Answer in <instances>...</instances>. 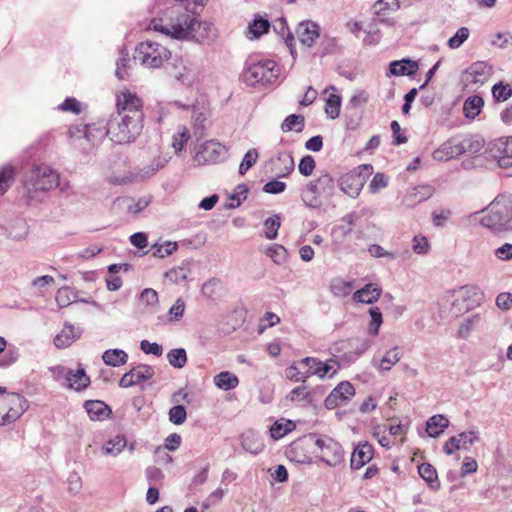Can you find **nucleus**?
<instances>
[{
  "label": "nucleus",
  "instance_id": "obj_1",
  "mask_svg": "<svg viewBox=\"0 0 512 512\" xmlns=\"http://www.w3.org/2000/svg\"><path fill=\"white\" fill-rule=\"evenodd\" d=\"M142 100L129 91L117 95V111L106 123V134L116 144L133 142L142 132L144 114Z\"/></svg>",
  "mask_w": 512,
  "mask_h": 512
},
{
  "label": "nucleus",
  "instance_id": "obj_2",
  "mask_svg": "<svg viewBox=\"0 0 512 512\" xmlns=\"http://www.w3.org/2000/svg\"><path fill=\"white\" fill-rule=\"evenodd\" d=\"M195 15L198 12L194 8L174 7L165 18L152 19L149 28L176 40H190Z\"/></svg>",
  "mask_w": 512,
  "mask_h": 512
},
{
  "label": "nucleus",
  "instance_id": "obj_3",
  "mask_svg": "<svg viewBox=\"0 0 512 512\" xmlns=\"http://www.w3.org/2000/svg\"><path fill=\"white\" fill-rule=\"evenodd\" d=\"M480 223L496 234L512 230V196L498 195L486 209Z\"/></svg>",
  "mask_w": 512,
  "mask_h": 512
},
{
  "label": "nucleus",
  "instance_id": "obj_4",
  "mask_svg": "<svg viewBox=\"0 0 512 512\" xmlns=\"http://www.w3.org/2000/svg\"><path fill=\"white\" fill-rule=\"evenodd\" d=\"M335 192V180L328 172H322L315 180L309 181L301 190V200L305 206L319 209L321 197L331 198Z\"/></svg>",
  "mask_w": 512,
  "mask_h": 512
},
{
  "label": "nucleus",
  "instance_id": "obj_5",
  "mask_svg": "<svg viewBox=\"0 0 512 512\" xmlns=\"http://www.w3.org/2000/svg\"><path fill=\"white\" fill-rule=\"evenodd\" d=\"M59 185V175L50 166L41 164L34 165L27 173L24 180V187L29 199L33 198L34 192H46Z\"/></svg>",
  "mask_w": 512,
  "mask_h": 512
},
{
  "label": "nucleus",
  "instance_id": "obj_6",
  "mask_svg": "<svg viewBox=\"0 0 512 512\" xmlns=\"http://www.w3.org/2000/svg\"><path fill=\"white\" fill-rule=\"evenodd\" d=\"M279 76V68L273 60H249L242 73L243 81L249 86L267 85L275 82Z\"/></svg>",
  "mask_w": 512,
  "mask_h": 512
},
{
  "label": "nucleus",
  "instance_id": "obj_7",
  "mask_svg": "<svg viewBox=\"0 0 512 512\" xmlns=\"http://www.w3.org/2000/svg\"><path fill=\"white\" fill-rule=\"evenodd\" d=\"M136 54V58L149 68H159L171 57V52L166 47L153 41L141 42L136 48Z\"/></svg>",
  "mask_w": 512,
  "mask_h": 512
},
{
  "label": "nucleus",
  "instance_id": "obj_8",
  "mask_svg": "<svg viewBox=\"0 0 512 512\" xmlns=\"http://www.w3.org/2000/svg\"><path fill=\"white\" fill-rule=\"evenodd\" d=\"M487 152L497 161L499 167H512V136L490 142Z\"/></svg>",
  "mask_w": 512,
  "mask_h": 512
},
{
  "label": "nucleus",
  "instance_id": "obj_9",
  "mask_svg": "<svg viewBox=\"0 0 512 512\" xmlns=\"http://www.w3.org/2000/svg\"><path fill=\"white\" fill-rule=\"evenodd\" d=\"M492 75V67L484 61L472 63L463 73L462 81L466 86H482Z\"/></svg>",
  "mask_w": 512,
  "mask_h": 512
},
{
  "label": "nucleus",
  "instance_id": "obj_10",
  "mask_svg": "<svg viewBox=\"0 0 512 512\" xmlns=\"http://www.w3.org/2000/svg\"><path fill=\"white\" fill-rule=\"evenodd\" d=\"M354 395V386L348 381H342L326 397L324 405L327 409L331 410L338 406L346 405Z\"/></svg>",
  "mask_w": 512,
  "mask_h": 512
},
{
  "label": "nucleus",
  "instance_id": "obj_11",
  "mask_svg": "<svg viewBox=\"0 0 512 512\" xmlns=\"http://www.w3.org/2000/svg\"><path fill=\"white\" fill-rule=\"evenodd\" d=\"M227 149L224 145L216 141H207L196 155L199 163L215 164L225 160Z\"/></svg>",
  "mask_w": 512,
  "mask_h": 512
},
{
  "label": "nucleus",
  "instance_id": "obj_12",
  "mask_svg": "<svg viewBox=\"0 0 512 512\" xmlns=\"http://www.w3.org/2000/svg\"><path fill=\"white\" fill-rule=\"evenodd\" d=\"M368 101L367 94L360 90L357 91L349 100L345 107L346 116L349 118L348 128L355 129L358 127L363 114V106Z\"/></svg>",
  "mask_w": 512,
  "mask_h": 512
},
{
  "label": "nucleus",
  "instance_id": "obj_13",
  "mask_svg": "<svg viewBox=\"0 0 512 512\" xmlns=\"http://www.w3.org/2000/svg\"><path fill=\"white\" fill-rule=\"evenodd\" d=\"M365 184V177L358 170L345 173L338 180V186L342 192L352 198H356Z\"/></svg>",
  "mask_w": 512,
  "mask_h": 512
},
{
  "label": "nucleus",
  "instance_id": "obj_14",
  "mask_svg": "<svg viewBox=\"0 0 512 512\" xmlns=\"http://www.w3.org/2000/svg\"><path fill=\"white\" fill-rule=\"evenodd\" d=\"M155 374L154 368L150 365L140 364L125 373L119 380V386L123 388L132 387L141 382L150 380Z\"/></svg>",
  "mask_w": 512,
  "mask_h": 512
},
{
  "label": "nucleus",
  "instance_id": "obj_15",
  "mask_svg": "<svg viewBox=\"0 0 512 512\" xmlns=\"http://www.w3.org/2000/svg\"><path fill=\"white\" fill-rule=\"evenodd\" d=\"M195 15V25H193L194 31L191 33L190 40H194L201 44H209L216 40L217 29L212 22L199 21Z\"/></svg>",
  "mask_w": 512,
  "mask_h": 512
},
{
  "label": "nucleus",
  "instance_id": "obj_16",
  "mask_svg": "<svg viewBox=\"0 0 512 512\" xmlns=\"http://www.w3.org/2000/svg\"><path fill=\"white\" fill-rule=\"evenodd\" d=\"M462 155L460 135L453 136L437 148L432 156L436 161H448Z\"/></svg>",
  "mask_w": 512,
  "mask_h": 512
},
{
  "label": "nucleus",
  "instance_id": "obj_17",
  "mask_svg": "<svg viewBox=\"0 0 512 512\" xmlns=\"http://www.w3.org/2000/svg\"><path fill=\"white\" fill-rule=\"evenodd\" d=\"M56 369L58 370L59 375L65 376L70 389L82 391L90 384V379L86 375L85 369L82 367L78 368L75 373L72 370L61 366H58Z\"/></svg>",
  "mask_w": 512,
  "mask_h": 512
},
{
  "label": "nucleus",
  "instance_id": "obj_18",
  "mask_svg": "<svg viewBox=\"0 0 512 512\" xmlns=\"http://www.w3.org/2000/svg\"><path fill=\"white\" fill-rule=\"evenodd\" d=\"M374 455L373 446L367 442H360L354 449L350 459V467L352 470H358L365 464L369 463Z\"/></svg>",
  "mask_w": 512,
  "mask_h": 512
},
{
  "label": "nucleus",
  "instance_id": "obj_19",
  "mask_svg": "<svg viewBox=\"0 0 512 512\" xmlns=\"http://www.w3.org/2000/svg\"><path fill=\"white\" fill-rule=\"evenodd\" d=\"M320 459L329 466H337L344 461V451L339 442L328 438L327 446L320 454Z\"/></svg>",
  "mask_w": 512,
  "mask_h": 512
},
{
  "label": "nucleus",
  "instance_id": "obj_20",
  "mask_svg": "<svg viewBox=\"0 0 512 512\" xmlns=\"http://www.w3.org/2000/svg\"><path fill=\"white\" fill-rule=\"evenodd\" d=\"M297 36L301 44L312 47L319 38V25L313 21H303L298 25Z\"/></svg>",
  "mask_w": 512,
  "mask_h": 512
},
{
  "label": "nucleus",
  "instance_id": "obj_21",
  "mask_svg": "<svg viewBox=\"0 0 512 512\" xmlns=\"http://www.w3.org/2000/svg\"><path fill=\"white\" fill-rule=\"evenodd\" d=\"M82 329L80 327L73 326L69 323H65L63 329L54 338V345L57 348H67L75 340L80 338Z\"/></svg>",
  "mask_w": 512,
  "mask_h": 512
},
{
  "label": "nucleus",
  "instance_id": "obj_22",
  "mask_svg": "<svg viewBox=\"0 0 512 512\" xmlns=\"http://www.w3.org/2000/svg\"><path fill=\"white\" fill-rule=\"evenodd\" d=\"M8 403L11 405V407L3 417V420L7 422L15 421L28 408L27 400L22 395L17 393H12L9 395Z\"/></svg>",
  "mask_w": 512,
  "mask_h": 512
},
{
  "label": "nucleus",
  "instance_id": "obj_23",
  "mask_svg": "<svg viewBox=\"0 0 512 512\" xmlns=\"http://www.w3.org/2000/svg\"><path fill=\"white\" fill-rule=\"evenodd\" d=\"M84 408L91 420L102 421L112 413L111 408L101 400H87Z\"/></svg>",
  "mask_w": 512,
  "mask_h": 512
},
{
  "label": "nucleus",
  "instance_id": "obj_24",
  "mask_svg": "<svg viewBox=\"0 0 512 512\" xmlns=\"http://www.w3.org/2000/svg\"><path fill=\"white\" fill-rule=\"evenodd\" d=\"M419 65L417 61L405 58L402 60H395L389 64L390 73L394 76H409L415 75Z\"/></svg>",
  "mask_w": 512,
  "mask_h": 512
},
{
  "label": "nucleus",
  "instance_id": "obj_25",
  "mask_svg": "<svg viewBox=\"0 0 512 512\" xmlns=\"http://www.w3.org/2000/svg\"><path fill=\"white\" fill-rule=\"evenodd\" d=\"M302 363H304V364L312 363L313 365H318L316 370H314L313 372L310 371V374H315L319 378H324L327 375H329V377L332 378L333 375L336 374V372H337V370L335 369V365L337 364V361L334 359H329V360L323 362L314 357H305L302 359Z\"/></svg>",
  "mask_w": 512,
  "mask_h": 512
},
{
  "label": "nucleus",
  "instance_id": "obj_26",
  "mask_svg": "<svg viewBox=\"0 0 512 512\" xmlns=\"http://www.w3.org/2000/svg\"><path fill=\"white\" fill-rule=\"evenodd\" d=\"M242 448L254 455L263 451L265 445L258 433L253 430H248L241 435Z\"/></svg>",
  "mask_w": 512,
  "mask_h": 512
},
{
  "label": "nucleus",
  "instance_id": "obj_27",
  "mask_svg": "<svg viewBox=\"0 0 512 512\" xmlns=\"http://www.w3.org/2000/svg\"><path fill=\"white\" fill-rule=\"evenodd\" d=\"M460 298L468 302L467 308L479 306L484 300L483 291L476 285H464L458 290Z\"/></svg>",
  "mask_w": 512,
  "mask_h": 512
},
{
  "label": "nucleus",
  "instance_id": "obj_28",
  "mask_svg": "<svg viewBox=\"0 0 512 512\" xmlns=\"http://www.w3.org/2000/svg\"><path fill=\"white\" fill-rule=\"evenodd\" d=\"M462 154L476 155L484 148L485 141L479 135H460Z\"/></svg>",
  "mask_w": 512,
  "mask_h": 512
},
{
  "label": "nucleus",
  "instance_id": "obj_29",
  "mask_svg": "<svg viewBox=\"0 0 512 512\" xmlns=\"http://www.w3.org/2000/svg\"><path fill=\"white\" fill-rule=\"evenodd\" d=\"M381 294V289L376 284H366L363 288L357 290L353 299L357 302L372 304L378 300Z\"/></svg>",
  "mask_w": 512,
  "mask_h": 512
},
{
  "label": "nucleus",
  "instance_id": "obj_30",
  "mask_svg": "<svg viewBox=\"0 0 512 512\" xmlns=\"http://www.w3.org/2000/svg\"><path fill=\"white\" fill-rule=\"evenodd\" d=\"M449 426V420L442 414L430 417L426 422V432L430 437H439Z\"/></svg>",
  "mask_w": 512,
  "mask_h": 512
},
{
  "label": "nucleus",
  "instance_id": "obj_31",
  "mask_svg": "<svg viewBox=\"0 0 512 512\" xmlns=\"http://www.w3.org/2000/svg\"><path fill=\"white\" fill-rule=\"evenodd\" d=\"M418 473L420 477L427 483L433 490L440 489V481L436 469L429 463H422L418 466Z\"/></svg>",
  "mask_w": 512,
  "mask_h": 512
},
{
  "label": "nucleus",
  "instance_id": "obj_32",
  "mask_svg": "<svg viewBox=\"0 0 512 512\" xmlns=\"http://www.w3.org/2000/svg\"><path fill=\"white\" fill-rule=\"evenodd\" d=\"M484 100L479 95L469 96L463 104V113L468 119H475L482 111Z\"/></svg>",
  "mask_w": 512,
  "mask_h": 512
},
{
  "label": "nucleus",
  "instance_id": "obj_33",
  "mask_svg": "<svg viewBox=\"0 0 512 512\" xmlns=\"http://www.w3.org/2000/svg\"><path fill=\"white\" fill-rule=\"evenodd\" d=\"M102 359L106 365L118 367L127 363L128 354L122 349H108L103 353Z\"/></svg>",
  "mask_w": 512,
  "mask_h": 512
},
{
  "label": "nucleus",
  "instance_id": "obj_34",
  "mask_svg": "<svg viewBox=\"0 0 512 512\" xmlns=\"http://www.w3.org/2000/svg\"><path fill=\"white\" fill-rule=\"evenodd\" d=\"M214 383L219 389L229 391L238 386L239 379L235 374L223 371L214 377Z\"/></svg>",
  "mask_w": 512,
  "mask_h": 512
},
{
  "label": "nucleus",
  "instance_id": "obj_35",
  "mask_svg": "<svg viewBox=\"0 0 512 512\" xmlns=\"http://www.w3.org/2000/svg\"><path fill=\"white\" fill-rule=\"evenodd\" d=\"M127 445V440L123 435H117L105 442L102 447L104 455L117 456Z\"/></svg>",
  "mask_w": 512,
  "mask_h": 512
},
{
  "label": "nucleus",
  "instance_id": "obj_36",
  "mask_svg": "<svg viewBox=\"0 0 512 512\" xmlns=\"http://www.w3.org/2000/svg\"><path fill=\"white\" fill-rule=\"evenodd\" d=\"M273 28L277 34L284 38L285 44L289 47L291 54H293L294 36L288 29L286 19L283 17L277 19L273 25Z\"/></svg>",
  "mask_w": 512,
  "mask_h": 512
},
{
  "label": "nucleus",
  "instance_id": "obj_37",
  "mask_svg": "<svg viewBox=\"0 0 512 512\" xmlns=\"http://www.w3.org/2000/svg\"><path fill=\"white\" fill-rule=\"evenodd\" d=\"M269 28V20L260 15L255 16L253 21L248 26L249 33L252 35L251 38H259L263 34L267 33Z\"/></svg>",
  "mask_w": 512,
  "mask_h": 512
},
{
  "label": "nucleus",
  "instance_id": "obj_38",
  "mask_svg": "<svg viewBox=\"0 0 512 512\" xmlns=\"http://www.w3.org/2000/svg\"><path fill=\"white\" fill-rule=\"evenodd\" d=\"M304 121V116L291 114L282 122L281 130L283 132H289L294 129L296 132H301L304 128Z\"/></svg>",
  "mask_w": 512,
  "mask_h": 512
},
{
  "label": "nucleus",
  "instance_id": "obj_39",
  "mask_svg": "<svg viewBox=\"0 0 512 512\" xmlns=\"http://www.w3.org/2000/svg\"><path fill=\"white\" fill-rule=\"evenodd\" d=\"M303 364L301 359L287 367L285 369L286 378L293 382H305L307 376L304 374V371H302V368H304Z\"/></svg>",
  "mask_w": 512,
  "mask_h": 512
},
{
  "label": "nucleus",
  "instance_id": "obj_40",
  "mask_svg": "<svg viewBox=\"0 0 512 512\" xmlns=\"http://www.w3.org/2000/svg\"><path fill=\"white\" fill-rule=\"evenodd\" d=\"M167 360L171 366L177 369L183 368L187 363V354L184 348L172 349L167 353Z\"/></svg>",
  "mask_w": 512,
  "mask_h": 512
},
{
  "label": "nucleus",
  "instance_id": "obj_41",
  "mask_svg": "<svg viewBox=\"0 0 512 512\" xmlns=\"http://www.w3.org/2000/svg\"><path fill=\"white\" fill-rule=\"evenodd\" d=\"M15 170L11 165L0 169V196L3 195L14 182Z\"/></svg>",
  "mask_w": 512,
  "mask_h": 512
},
{
  "label": "nucleus",
  "instance_id": "obj_42",
  "mask_svg": "<svg viewBox=\"0 0 512 512\" xmlns=\"http://www.w3.org/2000/svg\"><path fill=\"white\" fill-rule=\"evenodd\" d=\"M55 300L60 308H64L77 301V294L69 287L64 286L58 289Z\"/></svg>",
  "mask_w": 512,
  "mask_h": 512
},
{
  "label": "nucleus",
  "instance_id": "obj_43",
  "mask_svg": "<svg viewBox=\"0 0 512 512\" xmlns=\"http://www.w3.org/2000/svg\"><path fill=\"white\" fill-rule=\"evenodd\" d=\"M331 292L337 297H346L354 289L351 282L344 281L341 278L332 280L330 285Z\"/></svg>",
  "mask_w": 512,
  "mask_h": 512
},
{
  "label": "nucleus",
  "instance_id": "obj_44",
  "mask_svg": "<svg viewBox=\"0 0 512 512\" xmlns=\"http://www.w3.org/2000/svg\"><path fill=\"white\" fill-rule=\"evenodd\" d=\"M84 137L89 141L94 143L96 140L102 139L106 134V125L101 127L97 124H87L84 126Z\"/></svg>",
  "mask_w": 512,
  "mask_h": 512
},
{
  "label": "nucleus",
  "instance_id": "obj_45",
  "mask_svg": "<svg viewBox=\"0 0 512 512\" xmlns=\"http://www.w3.org/2000/svg\"><path fill=\"white\" fill-rule=\"evenodd\" d=\"M266 255L278 265L283 264L287 259V250L280 244H272L266 249Z\"/></svg>",
  "mask_w": 512,
  "mask_h": 512
},
{
  "label": "nucleus",
  "instance_id": "obj_46",
  "mask_svg": "<svg viewBox=\"0 0 512 512\" xmlns=\"http://www.w3.org/2000/svg\"><path fill=\"white\" fill-rule=\"evenodd\" d=\"M400 8L398 0H377L374 5V14L384 16L387 11H396Z\"/></svg>",
  "mask_w": 512,
  "mask_h": 512
},
{
  "label": "nucleus",
  "instance_id": "obj_47",
  "mask_svg": "<svg viewBox=\"0 0 512 512\" xmlns=\"http://www.w3.org/2000/svg\"><path fill=\"white\" fill-rule=\"evenodd\" d=\"M341 97L337 94H330L326 99L325 112L331 119H336L340 114Z\"/></svg>",
  "mask_w": 512,
  "mask_h": 512
},
{
  "label": "nucleus",
  "instance_id": "obj_48",
  "mask_svg": "<svg viewBox=\"0 0 512 512\" xmlns=\"http://www.w3.org/2000/svg\"><path fill=\"white\" fill-rule=\"evenodd\" d=\"M190 269L187 265H182L177 268H173L165 273V277L176 284H180L187 280Z\"/></svg>",
  "mask_w": 512,
  "mask_h": 512
},
{
  "label": "nucleus",
  "instance_id": "obj_49",
  "mask_svg": "<svg viewBox=\"0 0 512 512\" xmlns=\"http://www.w3.org/2000/svg\"><path fill=\"white\" fill-rule=\"evenodd\" d=\"M294 427V423L290 420H287L285 423L276 421L270 428L271 437L276 440L280 439L293 430Z\"/></svg>",
  "mask_w": 512,
  "mask_h": 512
},
{
  "label": "nucleus",
  "instance_id": "obj_50",
  "mask_svg": "<svg viewBox=\"0 0 512 512\" xmlns=\"http://www.w3.org/2000/svg\"><path fill=\"white\" fill-rule=\"evenodd\" d=\"M280 225L281 222L279 215L268 217L264 221L265 237L270 240L276 239Z\"/></svg>",
  "mask_w": 512,
  "mask_h": 512
},
{
  "label": "nucleus",
  "instance_id": "obj_51",
  "mask_svg": "<svg viewBox=\"0 0 512 512\" xmlns=\"http://www.w3.org/2000/svg\"><path fill=\"white\" fill-rule=\"evenodd\" d=\"M277 160L281 162L283 166L280 172L277 174L278 177H287L294 171V159L290 153H279Z\"/></svg>",
  "mask_w": 512,
  "mask_h": 512
},
{
  "label": "nucleus",
  "instance_id": "obj_52",
  "mask_svg": "<svg viewBox=\"0 0 512 512\" xmlns=\"http://www.w3.org/2000/svg\"><path fill=\"white\" fill-rule=\"evenodd\" d=\"M371 321L368 326V333L376 336L379 333L381 324L383 323L382 313L378 307H371L369 309Z\"/></svg>",
  "mask_w": 512,
  "mask_h": 512
},
{
  "label": "nucleus",
  "instance_id": "obj_53",
  "mask_svg": "<svg viewBox=\"0 0 512 512\" xmlns=\"http://www.w3.org/2000/svg\"><path fill=\"white\" fill-rule=\"evenodd\" d=\"M248 187L245 184H239L235 192L230 196L231 202L226 204L228 209H234L241 205L242 201H244L248 194Z\"/></svg>",
  "mask_w": 512,
  "mask_h": 512
},
{
  "label": "nucleus",
  "instance_id": "obj_54",
  "mask_svg": "<svg viewBox=\"0 0 512 512\" xmlns=\"http://www.w3.org/2000/svg\"><path fill=\"white\" fill-rule=\"evenodd\" d=\"M492 95L498 102L506 101L512 96V88L509 84L498 82L492 87Z\"/></svg>",
  "mask_w": 512,
  "mask_h": 512
},
{
  "label": "nucleus",
  "instance_id": "obj_55",
  "mask_svg": "<svg viewBox=\"0 0 512 512\" xmlns=\"http://www.w3.org/2000/svg\"><path fill=\"white\" fill-rule=\"evenodd\" d=\"M470 31L467 27L459 28L456 33L448 39L447 45L451 49H457L469 38Z\"/></svg>",
  "mask_w": 512,
  "mask_h": 512
},
{
  "label": "nucleus",
  "instance_id": "obj_56",
  "mask_svg": "<svg viewBox=\"0 0 512 512\" xmlns=\"http://www.w3.org/2000/svg\"><path fill=\"white\" fill-rule=\"evenodd\" d=\"M400 358L401 356L398 352V348L394 347L393 349L386 352L382 357L379 368L388 371L400 360Z\"/></svg>",
  "mask_w": 512,
  "mask_h": 512
},
{
  "label": "nucleus",
  "instance_id": "obj_57",
  "mask_svg": "<svg viewBox=\"0 0 512 512\" xmlns=\"http://www.w3.org/2000/svg\"><path fill=\"white\" fill-rule=\"evenodd\" d=\"M169 421L175 425L183 424L187 419L186 408L183 405H175L168 412Z\"/></svg>",
  "mask_w": 512,
  "mask_h": 512
},
{
  "label": "nucleus",
  "instance_id": "obj_58",
  "mask_svg": "<svg viewBox=\"0 0 512 512\" xmlns=\"http://www.w3.org/2000/svg\"><path fill=\"white\" fill-rule=\"evenodd\" d=\"M258 157L259 154L256 149L248 150L239 165V174H246V172L256 163Z\"/></svg>",
  "mask_w": 512,
  "mask_h": 512
},
{
  "label": "nucleus",
  "instance_id": "obj_59",
  "mask_svg": "<svg viewBox=\"0 0 512 512\" xmlns=\"http://www.w3.org/2000/svg\"><path fill=\"white\" fill-rule=\"evenodd\" d=\"M178 245L176 242H165L162 245H154L152 247L153 256L158 258H164L166 256L171 255L175 250H177Z\"/></svg>",
  "mask_w": 512,
  "mask_h": 512
},
{
  "label": "nucleus",
  "instance_id": "obj_60",
  "mask_svg": "<svg viewBox=\"0 0 512 512\" xmlns=\"http://www.w3.org/2000/svg\"><path fill=\"white\" fill-rule=\"evenodd\" d=\"M315 160L311 155L303 156L298 164V170L303 176H310L315 169Z\"/></svg>",
  "mask_w": 512,
  "mask_h": 512
},
{
  "label": "nucleus",
  "instance_id": "obj_61",
  "mask_svg": "<svg viewBox=\"0 0 512 512\" xmlns=\"http://www.w3.org/2000/svg\"><path fill=\"white\" fill-rule=\"evenodd\" d=\"M19 351L16 347L10 346L4 351V354L0 358V367H8L15 363L19 358Z\"/></svg>",
  "mask_w": 512,
  "mask_h": 512
},
{
  "label": "nucleus",
  "instance_id": "obj_62",
  "mask_svg": "<svg viewBox=\"0 0 512 512\" xmlns=\"http://www.w3.org/2000/svg\"><path fill=\"white\" fill-rule=\"evenodd\" d=\"M226 492H227V489H223V488L216 489L202 503V508L209 509L210 507L217 505L223 499Z\"/></svg>",
  "mask_w": 512,
  "mask_h": 512
},
{
  "label": "nucleus",
  "instance_id": "obj_63",
  "mask_svg": "<svg viewBox=\"0 0 512 512\" xmlns=\"http://www.w3.org/2000/svg\"><path fill=\"white\" fill-rule=\"evenodd\" d=\"M460 439L461 449L468 450L469 446L479 441V436L475 431L461 432L457 435Z\"/></svg>",
  "mask_w": 512,
  "mask_h": 512
},
{
  "label": "nucleus",
  "instance_id": "obj_64",
  "mask_svg": "<svg viewBox=\"0 0 512 512\" xmlns=\"http://www.w3.org/2000/svg\"><path fill=\"white\" fill-rule=\"evenodd\" d=\"M130 59L128 57V53L124 52V50L121 51V57L116 62V71L115 75L119 80H124L126 77V71L125 69L128 67Z\"/></svg>",
  "mask_w": 512,
  "mask_h": 512
}]
</instances>
